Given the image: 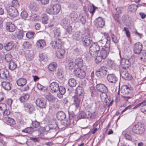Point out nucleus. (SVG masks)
Listing matches in <instances>:
<instances>
[{
    "label": "nucleus",
    "instance_id": "nucleus-10",
    "mask_svg": "<svg viewBox=\"0 0 146 146\" xmlns=\"http://www.w3.org/2000/svg\"><path fill=\"white\" fill-rule=\"evenodd\" d=\"M49 87L50 92L52 93L57 92L59 89L58 84L55 82L51 83L49 85Z\"/></svg>",
    "mask_w": 146,
    "mask_h": 146
},
{
    "label": "nucleus",
    "instance_id": "nucleus-57",
    "mask_svg": "<svg viewBox=\"0 0 146 146\" xmlns=\"http://www.w3.org/2000/svg\"><path fill=\"white\" fill-rule=\"evenodd\" d=\"M81 38V36L80 33H76L73 35V38L76 40H79Z\"/></svg>",
    "mask_w": 146,
    "mask_h": 146
},
{
    "label": "nucleus",
    "instance_id": "nucleus-32",
    "mask_svg": "<svg viewBox=\"0 0 146 146\" xmlns=\"http://www.w3.org/2000/svg\"><path fill=\"white\" fill-rule=\"evenodd\" d=\"M54 37L56 39H60L61 32L59 29L55 28L54 30Z\"/></svg>",
    "mask_w": 146,
    "mask_h": 146
},
{
    "label": "nucleus",
    "instance_id": "nucleus-26",
    "mask_svg": "<svg viewBox=\"0 0 146 146\" xmlns=\"http://www.w3.org/2000/svg\"><path fill=\"white\" fill-rule=\"evenodd\" d=\"M6 27L7 29L11 32H14L15 29V27L14 24L11 22H8L6 24Z\"/></svg>",
    "mask_w": 146,
    "mask_h": 146
},
{
    "label": "nucleus",
    "instance_id": "nucleus-30",
    "mask_svg": "<svg viewBox=\"0 0 146 146\" xmlns=\"http://www.w3.org/2000/svg\"><path fill=\"white\" fill-rule=\"evenodd\" d=\"M130 65V63L128 60L123 59L122 60L121 65L123 68H128Z\"/></svg>",
    "mask_w": 146,
    "mask_h": 146
},
{
    "label": "nucleus",
    "instance_id": "nucleus-20",
    "mask_svg": "<svg viewBox=\"0 0 146 146\" xmlns=\"http://www.w3.org/2000/svg\"><path fill=\"white\" fill-rule=\"evenodd\" d=\"M110 41L106 40V39H103L100 40L98 43L102 46H104L105 48L109 49L110 47Z\"/></svg>",
    "mask_w": 146,
    "mask_h": 146
},
{
    "label": "nucleus",
    "instance_id": "nucleus-56",
    "mask_svg": "<svg viewBox=\"0 0 146 146\" xmlns=\"http://www.w3.org/2000/svg\"><path fill=\"white\" fill-rule=\"evenodd\" d=\"M141 110L142 112H146V100L142 102V104Z\"/></svg>",
    "mask_w": 146,
    "mask_h": 146
},
{
    "label": "nucleus",
    "instance_id": "nucleus-31",
    "mask_svg": "<svg viewBox=\"0 0 146 146\" xmlns=\"http://www.w3.org/2000/svg\"><path fill=\"white\" fill-rule=\"evenodd\" d=\"M83 60L80 57H79L76 59L75 63L76 67L78 68H81L83 66Z\"/></svg>",
    "mask_w": 146,
    "mask_h": 146
},
{
    "label": "nucleus",
    "instance_id": "nucleus-49",
    "mask_svg": "<svg viewBox=\"0 0 146 146\" xmlns=\"http://www.w3.org/2000/svg\"><path fill=\"white\" fill-rule=\"evenodd\" d=\"M56 66V63H51L49 65L48 68L50 71H54L55 69Z\"/></svg>",
    "mask_w": 146,
    "mask_h": 146
},
{
    "label": "nucleus",
    "instance_id": "nucleus-58",
    "mask_svg": "<svg viewBox=\"0 0 146 146\" xmlns=\"http://www.w3.org/2000/svg\"><path fill=\"white\" fill-rule=\"evenodd\" d=\"M34 34V32L29 31L26 33V35L27 38L31 39L33 36Z\"/></svg>",
    "mask_w": 146,
    "mask_h": 146
},
{
    "label": "nucleus",
    "instance_id": "nucleus-63",
    "mask_svg": "<svg viewBox=\"0 0 146 146\" xmlns=\"http://www.w3.org/2000/svg\"><path fill=\"white\" fill-rule=\"evenodd\" d=\"M73 120H71L70 119L67 120H65L64 121V123H65L64 125L66 126L70 125L71 123H73Z\"/></svg>",
    "mask_w": 146,
    "mask_h": 146
},
{
    "label": "nucleus",
    "instance_id": "nucleus-43",
    "mask_svg": "<svg viewBox=\"0 0 146 146\" xmlns=\"http://www.w3.org/2000/svg\"><path fill=\"white\" fill-rule=\"evenodd\" d=\"M39 60L40 62L46 61L47 60V57L46 55L44 53L40 54L39 55Z\"/></svg>",
    "mask_w": 146,
    "mask_h": 146
},
{
    "label": "nucleus",
    "instance_id": "nucleus-8",
    "mask_svg": "<svg viewBox=\"0 0 146 146\" xmlns=\"http://www.w3.org/2000/svg\"><path fill=\"white\" fill-rule=\"evenodd\" d=\"M50 45L54 49H60L62 46V43L60 39H57L56 41H53L50 43Z\"/></svg>",
    "mask_w": 146,
    "mask_h": 146
},
{
    "label": "nucleus",
    "instance_id": "nucleus-12",
    "mask_svg": "<svg viewBox=\"0 0 146 146\" xmlns=\"http://www.w3.org/2000/svg\"><path fill=\"white\" fill-rule=\"evenodd\" d=\"M142 44L139 42L135 44L133 48L134 53L137 54H139L142 50Z\"/></svg>",
    "mask_w": 146,
    "mask_h": 146
},
{
    "label": "nucleus",
    "instance_id": "nucleus-55",
    "mask_svg": "<svg viewBox=\"0 0 146 146\" xmlns=\"http://www.w3.org/2000/svg\"><path fill=\"white\" fill-rule=\"evenodd\" d=\"M12 6L11 7L17 8L19 6L18 1L17 0H13L12 2Z\"/></svg>",
    "mask_w": 146,
    "mask_h": 146
},
{
    "label": "nucleus",
    "instance_id": "nucleus-39",
    "mask_svg": "<svg viewBox=\"0 0 146 146\" xmlns=\"http://www.w3.org/2000/svg\"><path fill=\"white\" fill-rule=\"evenodd\" d=\"M90 93L91 96L92 97L96 96L98 95V92L95 88L93 86H91L90 88Z\"/></svg>",
    "mask_w": 146,
    "mask_h": 146
},
{
    "label": "nucleus",
    "instance_id": "nucleus-24",
    "mask_svg": "<svg viewBox=\"0 0 146 146\" xmlns=\"http://www.w3.org/2000/svg\"><path fill=\"white\" fill-rule=\"evenodd\" d=\"M69 17L72 21L76 22L78 21V15L76 12H73L70 13Z\"/></svg>",
    "mask_w": 146,
    "mask_h": 146
},
{
    "label": "nucleus",
    "instance_id": "nucleus-51",
    "mask_svg": "<svg viewBox=\"0 0 146 146\" xmlns=\"http://www.w3.org/2000/svg\"><path fill=\"white\" fill-rule=\"evenodd\" d=\"M5 59L6 61L7 62H10L12 60V56L11 54H7L5 56Z\"/></svg>",
    "mask_w": 146,
    "mask_h": 146
},
{
    "label": "nucleus",
    "instance_id": "nucleus-4",
    "mask_svg": "<svg viewBox=\"0 0 146 146\" xmlns=\"http://www.w3.org/2000/svg\"><path fill=\"white\" fill-rule=\"evenodd\" d=\"M107 73V68L105 66H102L96 71V74L99 78H102L106 76Z\"/></svg>",
    "mask_w": 146,
    "mask_h": 146
},
{
    "label": "nucleus",
    "instance_id": "nucleus-19",
    "mask_svg": "<svg viewBox=\"0 0 146 146\" xmlns=\"http://www.w3.org/2000/svg\"><path fill=\"white\" fill-rule=\"evenodd\" d=\"M109 50L110 48L105 49L104 48H102L101 50L100 53L99 55L101 56V57H102L103 59H105L109 54Z\"/></svg>",
    "mask_w": 146,
    "mask_h": 146
},
{
    "label": "nucleus",
    "instance_id": "nucleus-59",
    "mask_svg": "<svg viewBox=\"0 0 146 146\" xmlns=\"http://www.w3.org/2000/svg\"><path fill=\"white\" fill-rule=\"evenodd\" d=\"M23 46L25 48H29L31 47V45L28 42H24L23 44Z\"/></svg>",
    "mask_w": 146,
    "mask_h": 146
},
{
    "label": "nucleus",
    "instance_id": "nucleus-45",
    "mask_svg": "<svg viewBox=\"0 0 146 146\" xmlns=\"http://www.w3.org/2000/svg\"><path fill=\"white\" fill-rule=\"evenodd\" d=\"M67 67L69 69H72L74 68H77L76 66V65H75V62L71 61H70L68 63L67 65Z\"/></svg>",
    "mask_w": 146,
    "mask_h": 146
},
{
    "label": "nucleus",
    "instance_id": "nucleus-29",
    "mask_svg": "<svg viewBox=\"0 0 146 146\" xmlns=\"http://www.w3.org/2000/svg\"><path fill=\"white\" fill-rule=\"evenodd\" d=\"M2 86L5 90H9L11 89V85L9 82H3L1 83Z\"/></svg>",
    "mask_w": 146,
    "mask_h": 146
},
{
    "label": "nucleus",
    "instance_id": "nucleus-42",
    "mask_svg": "<svg viewBox=\"0 0 146 146\" xmlns=\"http://www.w3.org/2000/svg\"><path fill=\"white\" fill-rule=\"evenodd\" d=\"M34 131L33 128L31 127L26 128L22 130L23 132L29 134H31L33 133Z\"/></svg>",
    "mask_w": 146,
    "mask_h": 146
},
{
    "label": "nucleus",
    "instance_id": "nucleus-35",
    "mask_svg": "<svg viewBox=\"0 0 146 146\" xmlns=\"http://www.w3.org/2000/svg\"><path fill=\"white\" fill-rule=\"evenodd\" d=\"M25 57L28 61H31L33 58V53L29 51H27L26 53Z\"/></svg>",
    "mask_w": 146,
    "mask_h": 146
},
{
    "label": "nucleus",
    "instance_id": "nucleus-15",
    "mask_svg": "<svg viewBox=\"0 0 146 146\" xmlns=\"http://www.w3.org/2000/svg\"><path fill=\"white\" fill-rule=\"evenodd\" d=\"M96 87L97 90L101 93L108 92L107 87L102 84H97L96 86Z\"/></svg>",
    "mask_w": 146,
    "mask_h": 146
},
{
    "label": "nucleus",
    "instance_id": "nucleus-61",
    "mask_svg": "<svg viewBox=\"0 0 146 146\" xmlns=\"http://www.w3.org/2000/svg\"><path fill=\"white\" fill-rule=\"evenodd\" d=\"M125 86L127 91H129V95H130L133 91V88L129 85Z\"/></svg>",
    "mask_w": 146,
    "mask_h": 146
},
{
    "label": "nucleus",
    "instance_id": "nucleus-21",
    "mask_svg": "<svg viewBox=\"0 0 146 146\" xmlns=\"http://www.w3.org/2000/svg\"><path fill=\"white\" fill-rule=\"evenodd\" d=\"M46 45L45 41L43 39H39L37 40L36 42V46L40 49H42Z\"/></svg>",
    "mask_w": 146,
    "mask_h": 146
},
{
    "label": "nucleus",
    "instance_id": "nucleus-53",
    "mask_svg": "<svg viewBox=\"0 0 146 146\" xmlns=\"http://www.w3.org/2000/svg\"><path fill=\"white\" fill-rule=\"evenodd\" d=\"M30 7L32 10L34 11H36L38 9V6L35 3H31L30 5Z\"/></svg>",
    "mask_w": 146,
    "mask_h": 146
},
{
    "label": "nucleus",
    "instance_id": "nucleus-13",
    "mask_svg": "<svg viewBox=\"0 0 146 146\" xmlns=\"http://www.w3.org/2000/svg\"><path fill=\"white\" fill-rule=\"evenodd\" d=\"M95 22L97 28H102L105 25V21L100 17L97 18Z\"/></svg>",
    "mask_w": 146,
    "mask_h": 146
},
{
    "label": "nucleus",
    "instance_id": "nucleus-3",
    "mask_svg": "<svg viewBox=\"0 0 146 146\" xmlns=\"http://www.w3.org/2000/svg\"><path fill=\"white\" fill-rule=\"evenodd\" d=\"M61 23L63 27L66 30L67 32L70 34L72 31V28L70 24V20L66 18L62 19Z\"/></svg>",
    "mask_w": 146,
    "mask_h": 146
},
{
    "label": "nucleus",
    "instance_id": "nucleus-14",
    "mask_svg": "<svg viewBox=\"0 0 146 146\" xmlns=\"http://www.w3.org/2000/svg\"><path fill=\"white\" fill-rule=\"evenodd\" d=\"M50 6L52 8V14L54 15L58 14L61 9V6L59 4H56L53 6L52 5H50Z\"/></svg>",
    "mask_w": 146,
    "mask_h": 146
},
{
    "label": "nucleus",
    "instance_id": "nucleus-64",
    "mask_svg": "<svg viewBox=\"0 0 146 146\" xmlns=\"http://www.w3.org/2000/svg\"><path fill=\"white\" fill-rule=\"evenodd\" d=\"M13 100L11 98L7 99L5 100V102L7 104L8 108H11V104L12 103Z\"/></svg>",
    "mask_w": 146,
    "mask_h": 146
},
{
    "label": "nucleus",
    "instance_id": "nucleus-60",
    "mask_svg": "<svg viewBox=\"0 0 146 146\" xmlns=\"http://www.w3.org/2000/svg\"><path fill=\"white\" fill-rule=\"evenodd\" d=\"M28 14L25 11H23L21 14V17L24 19H26L28 17Z\"/></svg>",
    "mask_w": 146,
    "mask_h": 146
},
{
    "label": "nucleus",
    "instance_id": "nucleus-16",
    "mask_svg": "<svg viewBox=\"0 0 146 146\" xmlns=\"http://www.w3.org/2000/svg\"><path fill=\"white\" fill-rule=\"evenodd\" d=\"M24 107L25 110L29 113H31L35 110V108L33 105L28 103L25 104H24Z\"/></svg>",
    "mask_w": 146,
    "mask_h": 146
},
{
    "label": "nucleus",
    "instance_id": "nucleus-7",
    "mask_svg": "<svg viewBox=\"0 0 146 146\" xmlns=\"http://www.w3.org/2000/svg\"><path fill=\"white\" fill-rule=\"evenodd\" d=\"M75 76L80 78H84L86 76V73L85 71L82 69L77 68L74 71Z\"/></svg>",
    "mask_w": 146,
    "mask_h": 146
},
{
    "label": "nucleus",
    "instance_id": "nucleus-33",
    "mask_svg": "<svg viewBox=\"0 0 146 146\" xmlns=\"http://www.w3.org/2000/svg\"><path fill=\"white\" fill-rule=\"evenodd\" d=\"M14 44L12 42L10 41L8 43L5 44H4L5 49L9 51L11 50L13 47Z\"/></svg>",
    "mask_w": 146,
    "mask_h": 146
},
{
    "label": "nucleus",
    "instance_id": "nucleus-25",
    "mask_svg": "<svg viewBox=\"0 0 146 146\" xmlns=\"http://www.w3.org/2000/svg\"><path fill=\"white\" fill-rule=\"evenodd\" d=\"M66 116L65 113L62 111L58 112L56 114V117L58 120H63L65 119Z\"/></svg>",
    "mask_w": 146,
    "mask_h": 146
},
{
    "label": "nucleus",
    "instance_id": "nucleus-6",
    "mask_svg": "<svg viewBox=\"0 0 146 146\" xmlns=\"http://www.w3.org/2000/svg\"><path fill=\"white\" fill-rule=\"evenodd\" d=\"M7 13L11 17H15L18 16V12L17 8L9 7L7 9Z\"/></svg>",
    "mask_w": 146,
    "mask_h": 146
},
{
    "label": "nucleus",
    "instance_id": "nucleus-5",
    "mask_svg": "<svg viewBox=\"0 0 146 146\" xmlns=\"http://www.w3.org/2000/svg\"><path fill=\"white\" fill-rule=\"evenodd\" d=\"M47 101L44 98H40L37 99L36 103L37 106L42 108H44L46 106Z\"/></svg>",
    "mask_w": 146,
    "mask_h": 146
},
{
    "label": "nucleus",
    "instance_id": "nucleus-1",
    "mask_svg": "<svg viewBox=\"0 0 146 146\" xmlns=\"http://www.w3.org/2000/svg\"><path fill=\"white\" fill-rule=\"evenodd\" d=\"M89 48V53L91 56L95 57L98 55V52L100 50V46L98 44L93 42Z\"/></svg>",
    "mask_w": 146,
    "mask_h": 146
},
{
    "label": "nucleus",
    "instance_id": "nucleus-22",
    "mask_svg": "<svg viewBox=\"0 0 146 146\" xmlns=\"http://www.w3.org/2000/svg\"><path fill=\"white\" fill-rule=\"evenodd\" d=\"M59 88V93H57V96L59 98L61 99L63 97V95L65 94L66 89L63 86H60Z\"/></svg>",
    "mask_w": 146,
    "mask_h": 146
},
{
    "label": "nucleus",
    "instance_id": "nucleus-40",
    "mask_svg": "<svg viewBox=\"0 0 146 146\" xmlns=\"http://www.w3.org/2000/svg\"><path fill=\"white\" fill-rule=\"evenodd\" d=\"M69 85L71 87H73L75 86L77 84L76 80L74 78L70 79L68 81Z\"/></svg>",
    "mask_w": 146,
    "mask_h": 146
},
{
    "label": "nucleus",
    "instance_id": "nucleus-62",
    "mask_svg": "<svg viewBox=\"0 0 146 146\" xmlns=\"http://www.w3.org/2000/svg\"><path fill=\"white\" fill-rule=\"evenodd\" d=\"M108 92H103L100 94V97L102 100L106 99L108 97L107 93Z\"/></svg>",
    "mask_w": 146,
    "mask_h": 146
},
{
    "label": "nucleus",
    "instance_id": "nucleus-28",
    "mask_svg": "<svg viewBox=\"0 0 146 146\" xmlns=\"http://www.w3.org/2000/svg\"><path fill=\"white\" fill-rule=\"evenodd\" d=\"M17 63L15 60H13L9 62V69L11 70H13L17 67Z\"/></svg>",
    "mask_w": 146,
    "mask_h": 146
},
{
    "label": "nucleus",
    "instance_id": "nucleus-50",
    "mask_svg": "<svg viewBox=\"0 0 146 146\" xmlns=\"http://www.w3.org/2000/svg\"><path fill=\"white\" fill-rule=\"evenodd\" d=\"M5 119L7 124L9 125H11L15 124L14 120L12 118L7 117L5 118Z\"/></svg>",
    "mask_w": 146,
    "mask_h": 146
},
{
    "label": "nucleus",
    "instance_id": "nucleus-54",
    "mask_svg": "<svg viewBox=\"0 0 146 146\" xmlns=\"http://www.w3.org/2000/svg\"><path fill=\"white\" fill-rule=\"evenodd\" d=\"M97 8V7H96L94 5H92V7L90 6L88 8V10L90 13L92 15H93L96 9Z\"/></svg>",
    "mask_w": 146,
    "mask_h": 146
},
{
    "label": "nucleus",
    "instance_id": "nucleus-2",
    "mask_svg": "<svg viewBox=\"0 0 146 146\" xmlns=\"http://www.w3.org/2000/svg\"><path fill=\"white\" fill-rule=\"evenodd\" d=\"M145 131V128L143 125L137 124L134 125L133 128V132L137 135L143 133Z\"/></svg>",
    "mask_w": 146,
    "mask_h": 146
},
{
    "label": "nucleus",
    "instance_id": "nucleus-17",
    "mask_svg": "<svg viewBox=\"0 0 146 146\" xmlns=\"http://www.w3.org/2000/svg\"><path fill=\"white\" fill-rule=\"evenodd\" d=\"M107 79L109 82L113 83H115L118 80L117 77L113 74H108L107 76Z\"/></svg>",
    "mask_w": 146,
    "mask_h": 146
},
{
    "label": "nucleus",
    "instance_id": "nucleus-52",
    "mask_svg": "<svg viewBox=\"0 0 146 146\" xmlns=\"http://www.w3.org/2000/svg\"><path fill=\"white\" fill-rule=\"evenodd\" d=\"M80 22L83 25H84L86 22V17L85 15H80Z\"/></svg>",
    "mask_w": 146,
    "mask_h": 146
},
{
    "label": "nucleus",
    "instance_id": "nucleus-41",
    "mask_svg": "<svg viewBox=\"0 0 146 146\" xmlns=\"http://www.w3.org/2000/svg\"><path fill=\"white\" fill-rule=\"evenodd\" d=\"M42 22L44 24H47L49 19L48 16L45 14H43L41 15Z\"/></svg>",
    "mask_w": 146,
    "mask_h": 146
},
{
    "label": "nucleus",
    "instance_id": "nucleus-11",
    "mask_svg": "<svg viewBox=\"0 0 146 146\" xmlns=\"http://www.w3.org/2000/svg\"><path fill=\"white\" fill-rule=\"evenodd\" d=\"M83 99V96H79L78 95H75L74 96L73 105L75 107L76 109H78L80 107L81 100Z\"/></svg>",
    "mask_w": 146,
    "mask_h": 146
},
{
    "label": "nucleus",
    "instance_id": "nucleus-34",
    "mask_svg": "<svg viewBox=\"0 0 146 146\" xmlns=\"http://www.w3.org/2000/svg\"><path fill=\"white\" fill-rule=\"evenodd\" d=\"M84 91V89L82 87L78 86L76 89V92L77 94L76 95H78L79 96H83Z\"/></svg>",
    "mask_w": 146,
    "mask_h": 146
},
{
    "label": "nucleus",
    "instance_id": "nucleus-9",
    "mask_svg": "<svg viewBox=\"0 0 146 146\" xmlns=\"http://www.w3.org/2000/svg\"><path fill=\"white\" fill-rule=\"evenodd\" d=\"M83 44L85 47L90 46L94 42L88 36H84L82 39Z\"/></svg>",
    "mask_w": 146,
    "mask_h": 146
},
{
    "label": "nucleus",
    "instance_id": "nucleus-38",
    "mask_svg": "<svg viewBox=\"0 0 146 146\" xmlns=\"http://www.w3.org/2000/svg\"><path fill=\"white\" fill-rule=\"evenodd\" d=\"M30 97V96L28 94H25L21 96L19 98V100L21 103H24L28 100Z\"/></svg>",
    "mask_w": 146,
    "mask_h": 146
},
{
    "label": "nucleus",
    "instance_id": "nucleus-23",
    "mask_svg": "<svg viewBox=\"0 0 146 146\" xmlns=\"http://www.w3.org/2000/svg\"><path fill=\"white\" fill-rule=\"evenodd\" d=\"M58 124L56 122H54L51 125L47 126L45 127V131L47 132L52 129H57Z\"/></svg>",
    "mask_w": 146,
    "mask_h": 146
},
{
    "label": "nucleus",
    "instance_id": "nucleus-36",
    "mask_svg": "<svg viewBox=\"0 0 146 146\" xmlns=\"http://www.w3.org/2000/svg\"><path fill=\"white\" fill-rule=\"evenodd\" d=\"M27 82L26 80L24 78H20L17 81V85L19 86L25 85Z\"/></svg>",
    "mask_w": 146,
    "mask_h": 146
},
{
    "label": "nucleus",
    "instance_id": "nucleus-48",
    "mask_svg": "<svg viewBox=\"0 0 146 146\" xmlns=\"http://www.w3.org/2000/svg\"><path fill=\"white\" fill-rule=\"evenodd\" d=\"M7 72V71L3 70H0V77L1 78L4 79H6L7 78V76L6 73Z\"/></svg>",
    "mask_w": 146,
    "mask_h": 146
},
{
    "label": "nucleus",
    "instance_id": "nucleus-46",
    "mask_svg": "<svg viewBox=\"0 0 146 146\" xmlns=\"http://www.w3.org/2000/svg\"><path fill=\"white\" fill-rule=\"evenodd\" d=\"M88 110L86 112L84 111H81L79 115V117L82 118H88Z\"/></svg>",
    "mask_w": 146,
    "mask_h": 146
},
{
    "label": "nucleus",
    "instance_id": "nucleus-18",
    "mask_svg": "<svg viewBox=\"0 0 146 146\" xmlns=\"http://www.w3.org/2000/svg\"><path fill=\"white\" fill-rule=\"evenodd\" d=\"M120 74L122 77L125 80H130L132 78L131 75L128 73L125 69L121 71L120 72Z\"/></svg>",
    "mask_w": 146,
    "mask_h": 146
},
{
    "label": "nucleus",
    "instance_id": "nucleus-27",
    "mask_svg": "<svg viewBox=\"0 0 146 146\" xmlns=\"http://www.w3.org/2000/svg\"><path fill=\"white\" fill-rule=\"evenodd\" d=\"M65 53V50L62 49L59 50L58 51L56 52V55L58 58L61 59L64 58Z\"/></svg>",
    "mask_w": 146,
    "mask_h": 146
},
{
    "label": "nucleus",
    "instance_id": "nucleus-37",
    "mask_svg": "<svg viewBox=\"0 0 146 146\" xmlns=\"http://www.w3.org/2000/svg\"><path fill=\"white\" fill-rule=\"evenodd\" d=\"M88 118H90L91 119H95L97 115H98L97 112L92 111V110H88Z\"/></svg>",
    "mask_w": 146,
    "mask_h": 146
},
{
    "label": "nucleus",
    "instance_id": "nucleus-47",
    "mask_svg": "<svg viewBox=\"0 0 146 146\" xmlns=\"http://www.w3.org/2000/svg\"><path fill=\"white\" fill-rule=\"evenodd\" d=\"M46 98L48 101L52 102H54L56 100V98L54 97L53 95L51 94H48L46 95Z\"/></svg>",
    "mask_w": 146,
    "mask_h": 146
},
{
    "label": "nucleus",
    "instance_id": "nucleus-44",
    "mask_svg": "<svg viewBox=\"0 0 146 146\" xmlns=\"http://www.w3.org/2000/svg\"><path fill=\"white\" fill-rule=\"evenodd\" d=\"M139 5H136L135 4H132L129 7L128 10L130 12H135L137 9Z\"/></svg>",
    "mask_w": 146,
    "mask_h": 146
}]
</instances>
